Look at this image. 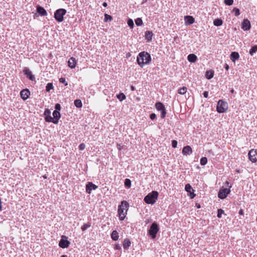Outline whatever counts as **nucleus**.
I'll return each instance as SVG.
<instances>
[{"label": "nucleus", "mask_w": 257, "mask_h": 257, "mask_svg": "<svg viewBox=\"0 0 257 257\" xmlns=\"http://www.w3.org/2000/svg\"><path fill=\"white\" fill-rule=\"evenodd\" d=\"M228 109V104L223 100H219L216 107L217 111L219 113L225 112Z\"/></svg>", "instance_id": "obj_6"}, {"label": "nucleus", "mask_w": 257, "mask_h": 257, "mask_svg": "<svg viewBox=\"0 0 257 257\" xmlns=\"http://www.w3.org/2000/svg\"><path fill=\"white\" fill-rule=\"evenodd\" d=\"M224 213V211L221 209H218L217 211V217L218 218H221L222 216V214Z\"/></svg>", "instance_id": "obj_42"}, {"label": "nucleus", "mask_w": 257, "mask_h": 257, "mask_svg": "<svg viewBox=\"0 0 257 257\" xmlns=\"http://www.w3.org/2000/svg\"><path fill=\"white\" fill-rule=\"evenodd\" d=\"M233 12L234 13V15L236 17L240 15V11L239 9L236 8H235L232 10Z\"/></svg>", "instance_id": "obj_40"}, {"label": "nucleus", "mask_w": 257, "mask_h": 257, "mask_svg": "<svg viewBox=\"0 0 257 257\" xmlns=\"http://www.w3.org/2000/svg\"><path fill=\"white\" fill-rule=\"evenodd\" d=\"M185 190L187 192H190V193H191V190H192V188L189 184H187L185 185Z\"/></svg>", "instance_id": "obj_38"}, {"label": "nucleus", "mask_w": 257, "mask_h": 257, "mask_svg": "<svg viewBox=\"0 0 257 257\" xmlns=\"http://www.w3.org/2000/svg\"><path fill=\"white\" fill-rule=\"evenodd\" d=\"M55 110H57V111H59L61 108V105L59 103L56 104L55 105Z\"/></svg>", "instance_id": "obj_44"}, {"label": "nucleus", "mask_w": 257, "mask_h": 257, "mask_svg": "<svg viewBox=\"0 0 257 257\" xmlns=\"http://www.w3.org/2000/svg\"><path fill=\"white\" fill-rule=\"evenodd\" d=\"M67 237L65 235H62L61 239L59 241V246L63 248H67L70 244V242L67 239Z\"/></svg>", "instance_id": "obj_10"}, {"label": "nucleus", "mask_w": 257, "mask_h": 257, "mask_svg": "<svg viewBox=\"0 0 257 257\" xmlns=\"http://www.w3.org/2000/svg\"><path fill=\"white\" fill-rule=\"evenodd\" d=\"M225 183L226 184L227 186L228 187H229V188H231V185H230V186H229V183L228 181H226V182H225Z\"/></svg>", "instance_id": "obj_55"}, {"label": "nucleus", "mask_w": 257, "mask_h": 257, "mask_svg": "<svg viewBox=\"0 0 257 257\" xmlns=\"http://www.w3.org/2000/svg\"><path fill=\"white\" fill-rule=\"evenodd\" d=\"M74 105L77 108H80L82 106V103L80 99H76L74 101Z\"/></svg>", "instance_id": "obj_28"}, {"label": "nucleus", "mask_w": 257, "mask_h": 257, "mask_svg": "<svg viewBox=\"0 0 257 257\" xmlns=\"http://www.w3.org/2000/svg\"><path fill=\"white\" fill-rule=\"evenodd\" d=\"M97 188V186L92 182H88L86 185V191L88 194H90L92 190H94Z\"/></svg>", "instance_id": "obj_12"}, {"label": "nucleus", "mask_w": 257, "mask_h": 257, "mask_svg": "<svg viewBox=\"0 0 257 257\" xmlns=\"http://www.w3.org/2000/svg\"><path fill=\"white\" fill-rule=\"evenodd\" d=\"M256 221H257V217H256Z\"/></svg>", "instance_id": "obj_61"}, {"label": "nucleus", "mask_w": 257, "mask_h": 257, "mask_svg": "<svg viewBox=\"0 0 257 257\" xmlns=\"http://www.w3.org/2000/svg\"><path fill=\"white\" fill-rule=\"evenodd\" d=\"M222 21L219 19H215L213 22V24L215 26H220L222 25Z\"/></svg>", "instance_id": "obj_27"}, {"label": "nucleus", "mask_w": 257, "mask_h": 257, "mask_svg": "<svg viewBox=\"0 0 257 257\" xmlns=\"http://www.w3.org/2000/svg\"><path fill=\"white\" fill-rule=\"evenodd\" d=\"M128 206L129 204L126 201H122L121 205L118 206V214L120 220L122 221L124 219Z\"/></svg>", "instance_id": "obj_2"}, {"label": "nucleus", "mask_w": 257, "mask_h": 257, "mask_svg": "<svg viewBox=\"0 0 257 257\" xmlns=\"http://www.w3.org/2000/svg\"><path fill=\"white\" fill-rule=\"evenodd\" d=\"M131 90L133 91L135 90V87L133 86H131Z\"/></svg>", "instance_id": "obj_57"}, {"label": "nucleus", "mask_w": 257, "mask_h": 257, "mask_svg": "<svg viewBox=\"0 0 257 257\" xmlns=\"http://www.w3.org/2000/svg\"><path fill=\"white\" fill-rule=\"evenodd\" d=\"M23 72L30 80L32 81L35 80V76L32 74V72L30 71L29 68L25 67L23 70Z\"/></svg>", "instance_id": "obj_11"}, {"label": "nucleus", "mask_w": 257, "mask_h": 257, "mask_svg": "<svg viewBox=\"0 0 257 257\" xmlns=\"http://www.w3.org/2000/svg\"><path fill=\"white\" fill-rule=\"evenodd\" d=\"M155 106L156 109L161 111V117L164 118L166 114V111L164 105L160 102H158L156 103Z\"/></svg>", "instance_id": "obj_7"}, {"label": "nucleus", "mask_w": 257, "mask_h": 257, "mask_svg": "<svg viewBox=\"0 0 257 257\" xmlns=\"http://www.w3.org/2000/svg\"><path fill=\"white\" fill-rule=\"evenodd\" d=\"M150 117L152 120H154L156 117V115L154 113H152L150 114Z\"/></svg>", "instance_id": "obj_48"}, {"label": "nucleus", "mask_w": 257, "mask_h": 257, "mask_svg": "<svg viewBox=\"0 0 257 257\" xmlns=\"http://www.w3.org/2000/svg\"><path fill=\"white\" fill-rule=\"evenodd\" d=\"M112 20V17L108 14H104V22L111 21Z\"/></svg>", "instance_id": "obj_34"}, {"label": "nucleus", "mask_w": 257, "mask_h": 257, "mask_svg": "<svg viewBox=\"0 0 257 257\" xmlns=\"http://www.w3.org/2000/svg\"><path fill=\"white\" fill-rule=\"evenodd\" d=\"M230 192V189L221 188L218 192V197L221 199H225Z\"/></svg>", "instance_id": "obj_9"}, {"label": "nucleus", "mask_w": 257, "mask_h": 257, "mask_svg": "<svg viewBox=\"0 0 257 257\" xmlns=\"http://www.w3.org/2000/svg\"><path fill=\"white\" fill-rule=\"evenodd\" d=\"M90 226H91L90 223H85L81 226V229L83 231H84L86 230L87 228L90 227Z\"/></svg>", "instance_id": "obj_33"}, {"label": "nucleus", "mask_w": 257, "mask_h": 257, "mask_svg": "<svg viewBox=\"0 0 257 257\" xmlns=\"http://www.w3.org/2000/svg\"><path fill=\"white\" fill-rule=\"evenodd\" d=\"M159 231V227L158 223L154 222L151 225L150 229L148 230V234L151 236L152 239H155L156 237L157 234Z\"/></svg>", "instance_id": "obj_4"}, {"label": "nucleus", "mask_w": 257, "mask_h": 257, "mask_svg": "<svg viewBox=\"0 0 257 257\" xmlns=\"http://www.w3.org/2000/svg\"><path fill=\"white\" fill-rule=\"evenodd\" d=\"M135 23L136 25L138 26H141L143 25V20L141 18H138L136 20H135Z\"/></svg>", "instance_id": "obj_35"}, {"label": "nucleus", "mask_w": 257, "mask_h": 257, "mask_svg": "<svg viewBox=\"0 0 257 257\" xmlns=\"http://www.w3.org/2000/svg\"><path fill=\"white\" fill-rule=\"evenodd\" d=\"M124 185L127 188H130L131 186V181L129 179H126L124 181Z\"/></svg>", "instance_id": "obj_36"}, {"label": "nucleus", "mask_w": 257, "mask_h": 257, "mask_svg": "<svg viewBox=\"0 0 257 257\" xmlns=\"http://www.w3.org/2000/svg\"><path fill=\"white\" fill-rule=\"evenodd\" d=\"M102 5H103V6L104 7H107V3H106L104 2V3H103Z\"/></svg>", "instance_id": "obj_54"}, {"label": "nucleus", "mask_w": 257, "mask_h": 257, "mask_svg": "<svg viewBox=\"0 0 257 257\" xmlns=\"http://www.w3.org/2000/svg\"><path fill=\"white\" fill-rule=\"evenodd\" d=\"M45 121L47 122H52L54 123L55 120L53 117H52L51 115L47 116L45 117Z\"/></svg>", "instance_id": "obj_32"}, {"label": "nucleus", "mask_w": 257, "mask_h": 257, "mask_svg": "<svg viewBox=\"0 0 257 257\" xmlns=\"http://www.w3.org/2000/svg\"><path fill=\"white\" fill-rule=\"evenodd\" d=\"M153 36V34L151 31H147L145 32V38L148 41L152 39Z\"/></svg>", "instance_id": "obj_23"}, {"label": "nucleus", "mask_w": 257, "mask_h": 257, "mask_svg": "<svg viewBox=\"0 0 257 257\" xmlns=\"http://www.w3.org/2000/svg\"><path fill=\"white\" fill-rule=\"evenodd\" d=\"M66 13V10L64 9L57 10L54 13V18L58 22H62L64 20V16Z\"/></svg>", "instance_id": "obj_5"}, {"label": "nucleus", "mask_w": 257, "mask_h": 257, "mask_svg": "<svg viewBox=\"0 0 257 257\" xmlns=\"http://www.w3.org/2000/svg\"><path fill=\"white\" fill-rule=\"evenodd\" d=\"M205 76L208 79H211L214 76V71L212 70L206 71Z\"/></svg>", "instance_id": "obj_25"}, {"label": "nucleus", "mask_w": 257, "mask_h": 257, "mask_svg": "<svg viewBox=\"0 0 257 257\" xmlns=\"http://www.w3.org/2000/svg\"><path fill=\"white\" fill-rule=\"evenodd\" d=\"M200 164L202 166L205 165L207 163V159L206 157H202L200 159Z\"/></svg>", "instance_id": "obj_37"}, {"label": "nucleus", "mask_w": 257, "mask_h": 257, "mask_svg": "<svg viewBox=\"0 0 257 257\" xmlns=\"http://www.w3.org/2000/svg\"><path fill=\"white\" fill-rule=\"evenodd\" d=\"M187 91V88L186 87H183L179 89L178 92V93L181 95L185 94Z\"/></svg>", "instance_id": "obj_29"}, {"label": "nucleus", "mask_w": 257, "mask_h": 257, "mask_svg": "<svg viewBox=\"0 0 257 257\" xmlns=\"http://www.w3.org/2000/svg\"><path fill=\"white\" fill-rule=\"evenodd\" d=\"M203 95L204 97L207 98L208 96V92L205 91L203 92Z\"/></svg>", "instance_id": "obj_51"}, {"label": "nucleus", "mask_w": 257, "mask_h": 257, "mask_svg": "<svg viewBox=\"0 0 257 257\" xmlns=\"http://www.w3.org/2000/svg\"><path fill=\"white\" fill-rule=\"evenodd\" d=\"M60 257H67V256L66 255H62Z\"/></svg>", "instance_id": "obj_58"}, {"label": "nucleus", "mask_w": 257, "mask_h": 257, "mask_svg": "<svg viewBox=\"0 0 257 257\" xmlns=\"http://www.w3.org/2000/svg\"><path fill=\"white\" fill-rule=\"evenodd\" d=\"M239 57V55L238 52H233L231 53L230 55V59L233 62L237 60Z\"/></svg>", "instance_id": "obj_21"}, {"label": "nucleus", "mask_w": 257, "mask_h": 257, "mask_svg": "<svg viewBox=\"0 0 257 257\" xmlns=\"http://www.w3.org/2000/svg\"><path fill=\"white\" fill-rule=\"evenodd\" d=\"M159 195V193L156 191H153L149 193L144 198L145 202L149 204H154L156 202Z\"/></svg>", "instance_id": "obj_3"}, {"label": "nucleus", "mask_w": 257, "mask_h": 257, "mask_svg": "<svg viewBox=\"0 0 257 257\" xmlns=\"http://www.w3.org/2000/svg\"><path fill=\"white\" fill-rule=\"evenodd\" d=\"M53 118L55 120L54 124H57L59 121V119L61 117V114L59 111L57 110H54L53 112Z\"/></svg>", "instance_id": "obj_19"}, {"label": "nucleus", "mask_w": 257, "mask_h": 257, "mask_svg": "<svg viewBox=\"0 0 257 257\" xmlns=\"http://www.w3.org/2000/svg\"><path fill=\"white\" fill-rule=\"evenodd\" d=\"M114 248L116 250H120L121 247L119 244H116L114 247Z\"/></svg>", "instance_id": "obj_49"}, {"label": "nucleus", "mask_w": 257, "mask_h": 257, "mask_svg": "<svg viewBox=\"0 0 257 257\" xmlns=\"http://www.w3.org/2000/svg\"><path fill=\"white\" fill-rule=\"evenodd\" d=\"M197 59V56L194 54H190L187 57L188 60L191 63H194Z\"/></svg>", "instance_id": "obj_22"}, {"label": "nucleus", "mask_w": 257, "mask_h": 257, "mask_svg": "<svg viewBox=\"0 0 257 257\" xmlns=\"http://www.w3.org/2000/svg\"><path fill=\"white\" fill-rule=\"evenodd\" d=\"M151 61V55L147 52H141L137 56V61L138 64L142 68L143 67L144 65L149 64Z\"/></svg>", "instance_id": "obj_1"}, {"label": "nucleus", "mask_w": 257, "mask_h": 257, "mask_svg": "<svg viewBox=\"0 0 257 257\" xmlns=\"http://www.w3.org/2000/svg\"><path fill=\"white\" fill-rule=\"evenodd\" d=\"M239 214L241 215H243L244 214L243 210L242 209H240L239 210Z\"/></svg>", "instance_id": "obj_53"}, {"label": "nucleus", "mask_w": 257, "mask_h": 257, "mask_svg": "<svg viewBox=\"0 0 257 257\" xmlns=\"http://www.w3.org/2000/svg\"><path fill=\"white\" fill-rule=\"evenodd\" d=\"M76 63L77 61L75 58L72 57L68 61V65L71 68H74L76 67Z\"/></svg>", "instance_id": "obj_18"}, {"label": "nucleus", "mask_w": 257, "mask_h": 257, "mask_svg": "<svg viewBox=\"0 0 257 257\" xmlns=\"http://www.w3.org/2000/svg\"><path fill=\"white\" fill-rule=\"evenodd\" d=\"M51 111L49 109H46L44 114L45 115V117L48 115H50Z\"/></svg>", "instance_id": "obj_45"}, {"label": "nucleus", "mask_w": 257, "mask_h": 257, "mask_svg": "<svg viewBox=\"0 0 257 257\" xmlns=\"http://www.w3.org/2000/svg\"><path fill=\"white\" fill-rule=\"evenodd\" d=\"M241 28L244 31H248L250 29V23L249 20L245 19L242 23Z\"/></svg>", "instance_id": "obj_14"}, {"label": "nucleus", "mask_w": 257, "mask_h": 257, "mask_svg": "<svg viewBox=\"0 0 257 257\" xmlns=\"http://www.w3.org/2000/svg\"><path fill=\"white\" fill-rule=\"evenodd\" d=\"M194 196H195V195H194V194H193V196H191V198H194Z\"/></svg>", "instance_id": "obj_59"}, {"label": "nucleus", "mask_w": 257, "mask_h": 257, "mask_svg": "<svg viewBox=\"0 0 257 257\" xmlns=\"http://www.w3.org/2000/svg\"><path fill=\"white\" fill-rule=\"evenodd\" d=\"M54 88L52 83H47L46 86V90L47 92H49L51 89H53Z\"/></svg>", "instance_id": "obj_31"}, {"label": "nucleus", "mask_w": 257, "mask_h": 257, "mask_svg": "<svg viewBox=\"0 0 257 257\" xmlns=\"http://www.w3.org/2000/svg\"><path fill=\"white\" fill-rule=\"evenodd\" d=\"M78 147L80 150H83L85 148V145L84 143H81L79 145Z\"/></svg>", "instance_id": "obj_47"}, {"label": "nucleus", "mask_w": 257, "mask_h": 257, "mask_svg": "<svg viewBox=\"0 0 257 257\" xmlns=\"http://www.w3.org/2000/svg\"><path fill=\"white\" fill-rule=\"evenodd\" d=\"M200 205H197V208H200Z\"/></svg>", "instance_id": "obj_60"}, {"label": "nucleus", "mask_w": 257, "mask_h": 257, "mask_svg": "<svg viewBox=\"0 0 257 257\" xmlns=\"http://www.w3.org/2000/svg\"><path fill=\"white\" fill-rule=\"evenodd\" d=\"M131 245V242L128 238H125L123 241V247L124 249L127 250Z\"/></svg>", "instance_id": "obj_20"}, {"label": "nucleus", "mask_w": 257, "mask_h": 257, "mask_svg": "<svg viewBox=\"0 0 257 257\" xmlns=\"http://www.w3.org/2000/svg\"><path fill=\"white\" fill-rule=\"evenodd\" d=\"M257 52V45L252 46L249 50V54L251 56H253L254 53Z\"/></svg>", "instance_id": "obj_26"}, {"label": "nucleus", "mask_w": 257, "mask_h": 257, "mask_svg": "<svg viewBox=\"0 0 257 257\" xmlns=\"http://www.w3.org/2000/svg\"><path fill=\"white\" fill-rule=\"evenodd\" d=\"M249 160L252 163H255L257 161V149H251L248 154Z\"/></svg>", "instance_id": "obj_8"}, {"label": "nucleus", "mask_w": 257, "mask_h": 257, "mask_svg": "<svg viewBox=\"0 0 257 257\" xmlns=\"http://www.w3.org/2000/svg\"><path fill=\"white\" fill-rule=\"evenodd\" d=\"M116 96L120 101L124 100L126 98L125 95L123 93H120L119 94H117Z\"/></svg>", "instance_id": "obj_30"}, {"label": "nucleus", "mask_w": 257, "mask_h": 257, "mask_svg": "<svg viewBox=\"0 0 257 257\" xmlns=\"http://www.w3.org/2000/svg\"><path fill=\"white\" fill-rule=\"evenodd\" d=\"M184 20L185 22V24L186 25H190L194 23V19L192 16H186L184 17Z\"/></svg>", "instance_id": "obj_17"}, {"label": "nucleus", "mask_w": 257, "mask_h": 257, "mask_svg": "<svg viewBox=\"0 0 257 257\" xmlns=\"http://www.w3.org/2000/svg\"><path fill=\"white\" fill-rule=\"evenodd\" d=\"M224 3L226 5L231 6L233 3V0H225Z\"/></svg>", "instance_id": "obj_43"}, {"label": "nucleus", "mask_w": 257, "mask_h": 257, "mask_svg": "<svg viewBox=\"0 0 257 257\" xmlns=\"http://www.w3.org/2000/svg\"><path fill=\"white\" fill-rule=\"evenodd\" d=\"M127 25L131 28H133L134 26V21L132 19H129L127 21Z\"/></svg>", "instance_id": "obj_39"}, {"label": "nucleus", "mask_w": 257, "mask_h": 257, "mask_svg": "<svg viewBox=\"0 0 257 257\" xmlns=\"http://www.w3.org/2000/svg\"><path fill=\"white\" fill-rule=\"evenodd\" d=\"M111 237L112 240L116 241L118 240L119 235L118 233L116 230H113L112 231L111 234Z\"/></svg>", "instance_id": "obj_24"}, {"label": "nucleus", "mask_w": 257, "mask_h": 257, "mask_svg": "<svg viewBox=\"0 0 257 257\" xmlns=\"http://www.w3.org/2000/svg\"><path fill=\"white\" fill-rule=\"evenodd\" d=\"M20 95L22 98L25 100L29 97L30 92L28 89H23L21 91Z\"/></svg>", "instance_id": "obj_13"}, {"label": "nucleus", "mask_w": 257, "mask_h": 257, "mask_svg": "<svg viewBox=\"0 0 257 257\" xmlns=\"http://www.w3.org/2000/svg\"><path fill=\"white\" fill-rule=\"evenodd\" d=\"M234 92V90L233 88H232L230 90V92L232 93H233Z\"/></svg>", "instance_id": "obj_56"}, {"label": "nucleus", "mask_w": 257, "mask_h": 257, "mask_svg": "<svg viewBox=\"0 0 257 257\" xmlns=\"http://www.w3.org/2000/svg\"><path fill=\"white\" fill-rule=\"evenodd\" d=\"M59 82L61 83H63L65 86H67L68 85L67 82L66 81V79L64 77H61L59 79Z\"/></svg>", "instance_id": "obj_41"}, {"label": "nucleus", "mask_w": 257, "mask_h": 257, "mask_svg": "<svg viewBox=\"0 0 257 257\" xmlns=\"http://www.w3.org/2000/svg\"><path fill=\"white\" fill-rule=\"evenodd\" d=\"M177 141H176V140H173L172 141V146L173 148H176L177 147Z\"/></svg>", "instance_id": "obj_46"}, {"label": "nucleus", "mask_w": 257, "mask_h": 257, "mask_svg": "<svg viewBox=\"0 0 257 257\" xmlns=\"http://www.w3.org/2000/svg\"><path fill=\"white\" fill-rule=\"evenodd\" d=\"M37 12L41 16L47 15V13L44 8L39 5L37 6Z\"/></svg>", "instance_id": "obj_16"}, {"label": "nucleus", "mask_w": 257, "mask_h": 257, "mask_svg": "<svg viewBox=\"0 0 257 257\" xmlns=\"http://www.w3.org/2000/svg\"><path fill=\"white\" fill-rule=\"evenodd\" d=\"M117 149L119 150H121L123 149V146L120 144H117Z\"/></svg>", "instance_id": "obj_50"}, {"label": "nucleus", "mask_w": 257, "mask_h": 257, "mask_svg": "<svg viewBox=\"0 0 257 257\" xmlns=\"http://www.w3.org/2000/svg\"><path fill=\"white\" fill-rule=\"evenodd\" d=\"M224 68L226 70H227V71L229 69V65L227 64H225L224 65Z\"/></svg>", "instance_id": "obj_52"}, {"label": "nucleus", "mask_w": 257, "mask_h": 257, "mask_svg": "<svg viewBox=\"0 0 257 257\" xmlns=\"http://www.w3.org/2000/svg\"><path fill=\"white\" fill-rule=\"evenodd\" d=\"M182 153L184 155H190L192 153V149L190 146H186L183 148Z\"/></svg>", "instance_id": "obj_15"}]
</instances>
